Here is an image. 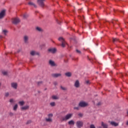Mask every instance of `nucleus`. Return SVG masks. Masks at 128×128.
I'll return each instance as SVG.
<instances>
[{
    "mask_svg": "<svg viewBox=\"0 0 128 128\" xmlns=\"http://www.w3.org/2000/svg\"><path fill=\"white\" fill-rule=\"evenodd\" d=\"M58 40L60 42H62V48H64V46H66V41H64V38H62V37H60L58 38Z\"/></svg>",
    "mask_w": 128,
    "mask_h": 128,
    "instance_id": "f257e3e1",
    "label": "nucleus"
},
{
    "mask_svg": "<svg viewBox=\"0 0 128 128\" xmlns=\"http://www.w3.org/2000/svg\"><path fill=\"white\" fill-rule=\"evenodd\" d=\"M44 0H38V3L42 8H44Z\"/></svg>",
    "mask_w": 128,
    "mask_h": 128,
    "instance_id": "f03ea898",
    "label": "nucleus"
},
{
    "mask_svg": "<svg viewBox=\"0 0 128 128\" xmlns=\"http://www.w3.org/2000/svg\"><path fill=\"white\" fill-rule=\"evenodd\" d=\"M88 106V103L86 102H81L79 104V106H82V108L86 106Z\"/></svg>",
    "mask_w": 128,
    "mask_h": 128,
    "instance_id": "7ed1b4c3",
    "label": "nucleus"
},
{
    "mask_svg": "<svg viewBox=\"0 0 128 128\" xmlns=\"http://www.w3.org/2000/svg\"><path fill=\"white\" fill-rule=\"evenodd\" d=\"M20 20L18 18H14L12 19V22L14 24H16L18 22H20Z\"/></svg>",
    "mask_w": 128,
    "mask_h": 128,
    "instance_id": "20e7f679",
    "label": "nucleus"
},
{
    "mask_svg": "<svg viewBox=\"0 0 128 128\" xmlns=\"http://www.w3.org/2000/svg\"><path fill=\"white\" fill-rule=\"evenodd\" d=\"M6 14V10H2L0 13V18H2Z\"/></svg>",
    "mask_w": 128,
    "mask_h": 128,
    "instance_id": "39448f33",
    "label": "nucleus"
},
{
    "mask_svg": "<svg viewBox=\"0 0 128 128\" xmlns=\"http://www.w3.org/2000/svg\"><path fill=\"white\" fill-rule=\"evenodd\" d=\"M72 114H67L66 117L63 118V120H68V118H72Z\"/></svg>",
    "mask_w": 128,
    "mask_h": 128,
    "instance_id": "423d86ee",
    "label": "nucleus"
},
{
    "mask_svg": "<svg viewBox=\"0 0 128 128\" xmlns=\"http://www.w3.org/2000/svg\"><path fill=\"white\" fill-rule=\"evenodd\" d=\"M48 52H52V54H54V52H56V48H50L48 49Z\"/></svg>",
    "mask_w": 128,
    "mask_h": 128,
    "instance_id": "0eeeda50",
    "label": "nucleus"
},
{
    "mask_svg": "<svg viewBox=\"0 0 128 128\" xmlns=\"http://www.w3.org/2000/svg\"><path fill=\"white\" fill-rule=\"evenodd\" d=\"M76 126L78 128H80L81 126H82V122L80 121H78L76 122Z\"/></svg>",
    "mask_w": 128,
    "mask_h": 128,
    "instance_id": "6e6552de",
    "label": "nucleus"
},
{
    "mask_svg": "<svg viewBox=\"0 0 128 128\" xmlns=\"http://www.w3.org/2000/svg\"><path fill=\"white\" fill-rule=\"evenodd\" d=\"M74 86L76 88H78L80 86V82L78 80H76L75 82Z\"/></svg>",
    "mask_w": 128,
    "mask_h": 128,
    "instance_id": "1a4fd4ad",
    "label": "nucleus"
},
{
    "mask_svg": "<svg viewBox=\"0 0 128 128\" xmlns=\"http://www.w3.org/2000/svg\"><path fill=\"white\" fill-rule=\"evenodd\" d=\"M12 88H16L18 86V84L16 83H12Z\"/></svg>",
    "mask_w": 128,
    "mask_h": 128,
    "instance_id": "9d476101",
    "label": "nucleus"
},
{
    "mask_svg": "<svg viewBox=\"0 0 128 128\" xmlns=\"http://www.w3.org/2000/svg\"><path fill=\"white\" fill-rule=\"evenodd\" d=\"M110 124H111L112 126H118V124L114 122H110Z\"/></svg>",
    "mask_w": 128,
    "mask_h": 128,
    "instance_id": "9b49d317",
    "label": "nucleus"
},
{
    "mask_svg": "<svg viewBox=\"0 0 128 128\" xmlns=\"http://www.w3.org/2000/svg\"><path fill=\"white\" fill-rule=\"evenodd\" d=\"M49 64H50V66H56V64H54V62L52 60H50Z\"/></svg>",
    "mask_w": 128,
    "mask_h": 128,
    "instance_id": "f8f14e48",
    "label": "nucleus"
},
{
    "mask_svg": "<svg viewBox=\"0 0 128 128\" xmlns=\"http://www.w3.org/2000/svg\"><path fill=\"white\" fill-rule=\"evenodd\" d=\"M60 76V74H52V76L54 78H58V76Z\"/></svg>",
    "mask_w": 128,
    "mask_h": 128,
    "instance_id": "ddd939ff",
    "label": "nucleus"
},
{
    "mask_svg": "<svg viewBox=\"0 0 128 128\" xmlns=\"http://www.w3.org/2000/svg\"><path fill=\"white\" fill-rule=\"evenodd\" d=\"M102 126H103L104 128H108V125L104 124V122H102Z\"/></svg>",
    "mask_w": 128,
    "mask_h": 128,
    "instance_id": "4468645a",
    "label": "nucleus"
},
{
    "mask_svg": "<svg viewBox=\"0 0 128 128\" xmlns=\"http://www.w3.org/2000/svg\"><path fill=\"white\" fill-rule=\"evenodd\" d=\"M65 74L66 76H72V73L68 72L66 73Z\"/></svg>",
    "mask_w": 128,
    "mask_h": 128,
    "instance_id": "2eb2a0df",
    "label": "nucleus"
},
{
    "mask_svg": "<svg viewBox=\"0 0 128 128\" xmlns=\"http://www.w3.org/2000/svg\"><path fill=\"white\" fill-rule=\"evenodd\" d=\"M28 4H30V6H34V8H36V4H34V3H32V2H30L28 3Z\"/></svg>",
    "mask_w": 128,
    "mask_h": 128,
    "instance_id": "dca6fc26",
    "label": "nucleus"
},
{
    "mask_svg": "<svg viewBox=\"0 0 128 128\" xmlns=\"http://www.w3.org/2000/svg\"><path fill=\"white\" fill-rule=\"evenodd\" d=\"M36 30H38V32H42V28H40V27H36Z\"/></svg>",
    "mask_w": 128,
    "mask_h": 128,
    "instance_id": "f3484780",
    "label": "nucleus"
},
{
    "mask_svg": "<svg viewBox=\"0 0 128 128\" xmlns=\"http://www.w3.org/2000/svg\"><path fill=\"white\" fill-rule=\"evenodd\" d=\"M68 124H74V120H70L68 122Z\"/></svg>",
    "mask_w": 128,
    "mask_h": 128,
    "instance_id": "a211bd4d",
    "label": "nucleus"
},
{
    "mask_svg": "<svg viewBox=\"0 0 128 128\" xmlns=\"http://www.w3.org/2000/svg\"><path fill=\"white\" fill-rule=\"evenodd\" d=\"M20 106H24V101H21L19 102Z\"/></svg>",
    "mask_w": 128,
    "mask_h": 128,
    "instance_id": "6ab92c4d",
    "label": "nucleus"
},
{
    "mask_svg": "<svg viewBox=\"0 0 128 128\" xmlns=\"http://www.w3.org/2000/svg\"><path fill=\"white\" fill-rule=\"evenodd\" d=\"M34 54H36V52L34 51H32L30 52L31 56H34Z\"/></svg>",
    "mask_w": 128,
    "mask_h": 128,
    "instance_id": "aec40b11",
    "label": "nucleus"
},
{
    "mask_svg": "<svg viewBox=\"0 0 128 128\" xmlns=\"http://www.w3.org/2000/svg\"><path fill=\"white\" fill-rule=\"evenodd\" d=\"M28 106H26L22 108V110H28Z\"/></svg>",
    "mask_w": 128,
    "mask_h": 128,
    "instance_id": "412c9836",
    "label": "nucleus"
},
{
    "mask_svg": "<svg viewBox=\"0 0 128 128\" xmlns=\"http://www.w3.org/2000/svg\"><path fill=\"white\" fill-rule=\"evenodd\" d=\"M52 98L53 100H58V96H52Z\"/></svg>",
    "mask_w": 128,
    "mask_h": 128,
    "instance_id": "4be33fe9",
    "label": "nucleus"
},
{
    "mask_svg": "<svg viewBox=\"0 0 128 128\" xmlns=\"http://www.w3.org/2000/svg\"><path fill=\"white\" fill-rule=\"evenodd\" d=\"M28 37L26 36H24V42H28Z\"/></svg>",
    "mask_w": 128,
    "mask_h": 128,
    "instance_id": "5701e85b",
    "label": "nucleus"
},
{
    "mask_svg": "<svg viewBox=\"0 0 128 128\" xmlns=\"http://www.w3.org/2000/svg\"><path fill=\"white\" fill-rule=\"evenodd\" d=\"M2 74L4 75V76H6V74H8V72H6V71H3L2 72Z\"/></svg>",
    "mask_w": 128,
    "mask_h": 128,
    "instance_id": "b1692460",
    "label": "nucleus"
},
{
    "mask_svg": "<svg viewBox=\"0 0 128 128\" xmlns=\"http://www.w3.org/2000/svg\"><path fill=\"white\" fill-rule=\"evenodd\" d=\"M16 108H18V104H16L14 107V110H16Z\"/></svg>",
    "mask_w": 128,
    "mask_h": 128,
    "instance_id": "393cba45",
    "label": "nucleus"
},
{
    "mask_svg": "<svg viewBox=\"0 0 128 128\" xmlns=\"http://www.w3.org/2000/svg\"><path fill=\"white\" fill-rule=\"evenodd\" d=\"M50 106H54L55 105V103L54 102H52L50 104Z\"/></svg>",
    "mask_w": 128,
    "mask_h": 128,
    "instance_id": "a878e982",
    "label": "nucleus"
},
{
    "mask_svg": "<svg viewBox=\"0 0 128 128\" xmlns=\"http://www.w3.org/2000/svg\"><path fill=\"white\" fill-rule=\"evenodd\" d=\"M46 122H52V119L50 118H46Z\"/></svg>",
    "mask_w": 128,
    "mask_h": 128,
    "instance_id": "bb28decb",
    "label": "nucleus"
},
{
    "mask_svg": "<svg viewBox=\"0 0 128 128\" xmlns=\"http://www.w3.org/2000/svg\"><path fill=\"white\" fill-rule=\"evenodd\" d=\"M90 128H96V127L94 126V125L92 124L90 126Z\"/></svg>",
    "mask_w": 128,
    "mask_h": 128,
    "instance_id": "cd10ccee",
    "label": "nucleus"
},
{
    "mask_svg": "<svg viewBox=\"0 0 128 128\" xmlns=\"http://www.w3.org/2000/svg\"><path fill=\"white\" fill-rule=\"evenodd\" d=\"M3 32H4V34H6V32H8V31L6 30H4Z\"/></svg>",
    "mask_w": 128,
    "mask_h": 128,
    "instance_id": "c85d7f7f",
    "label": "nucleus"
},
{
    "mask_svg": "<svg viewBox=\"0 0 128 128\" xmlns=\"http://www.w3.org/2000/svg\"><path fill=\"white\" fill-rule=\"evenodd\" d=\"M48 118H52V114H49L48 115Z\"/></svg>",
    "mask_w": 128,
    "mask_h": 128,
    "instance_id": "c756f323",
    "label": "nucleus"
},
{
    "mask_svg": "<svg viewBox=\"0 0 128 128\" xmlns=\"http://www.w3.org/2000/svg\"><path fill=\"white\" fill-rule=\"evenodd\" d=\"M5 96H8V93H6V94H5Z\"/></svg>",
    "mask_w": 128,
    "mask_h": 128,
    "instance_id": "7c9ffc66",
    "label": "nucleus"
},
{
    "mask_svg": "<svg viewBox=\"0 0 128 128\" xmlns=\"http://www.w3.org/2000/svg\"><path fill=\"white\" fill-rule=\"evenodd\" d=\"M61 88H62L63 90H66V88H62V86H61Z\"/></svg>",
    "mask_w": 128,
    "mask_h": 128,
    "instance_id": "2f4dec72",
    "label": "nucleus"
},
{
    "mask_svg": "<svg viewBox=\"0 0 128 128\" xmlns=\"http://www.w3.org/2000/svg\"><path fill=\"white\" fill-rule=\"evenodd\" d=\"M14 102V100L12 99L10 100V102Z\"/></svg>",
    "mask_w": 128,
    "mask_h": 128,
    "instance_id": "473e14b6",
    "label": "nucleus"
},
{
    "mask_svg": "<svg viewBox=\"0 0 128 128\" xmlns=\"http://www.w3.org/2000/svg\"><path fill=\"white\" fill-rule=\"evenodd\" d=\"M116 41V38H113V42Z\"/></svg>",
    "mask_w": 128,
    "mask_h": 128,
    "instance_id": "72a5a7b5",
    "label": "nucleus"
},
{
    "mask_svg": "<svg viewBox=\"0 0 128 128\" xmlns=\"http://www.w3.org/2000/svg\"><path fill=\"white\" fill-rule=\"evenodd\" d=\"M77 52H78L79 54L80 52V51L78 50H76Z\"/></svg>",
    "mask_w": 128,
    "mask_h": 128,
    "instance_id": "f704fd0d",
    "label": "nucleus"
},
{
    "mask_svg": "<svg viewBox=\"0 0 128 128\" xmlns=\"http://www.w3.org/2000/svg\"><path fill=\"white\" fill-rule=\"evenodd\" d=\"M79 116H82V114H79Z\"/></svg>",
    "mask_w": 128,
    "mask_h": 128,
    "instance_id": "c9c22d12",
    "label": "nucleus"
},
{
    "mask_svg": "<svg viewBox=\"0 0 128 128\" xmlns=\"http://www.w3.org/2000/svg\"><path fill=\"white\" fill-rule=\"evenodd\" d=\"M89 82H90V81H88V80L86 81V84H88Z\"/></svg>",
    "mask_w": 128,
    "mask_h": 128,
    "instance_id": "e433bc0d",
    "label": "nucleus"
},
{
    "mask_svg": "<svg viewBox=\"0 0 128 128\" xmlns=\"http://www.w3.org/2000/svg\"><path fill=\"white\" fill-rule=\"evenodd\" d=\"M74 108V110H78V108Z\"/></svg>",
    "mask_w": 128,
    "mask_h": 128,
    "instance_id": "4c0bfd02",
    "label": "nucleus"
},
{
    "mask_svg": "<svg viewBox=\"0 0 128 128\" xmlns=\"http://www.w3.org/2000/svg\"><path fill=\"white\" fill-rule=\"evenodd\" d=\"M24 18H26V15L24 16Z\"/></svg>",
    "mask_w": 128,
    "mask_h": 128,
    "instance_id": "58836bf2",
    "label": "nucleus"
},
{
    "mask_svg": "<svg viewBox=\"0 0 128 128\" xmlns=\"http://www.w3.org/2000/svg\"><path fill=\"white\" fill-rule=\"evenodd\" d=\"M83 18H84V17L82 16Z\"/></svg>",
    "mask_w": 128,
    "mask_h": 128,
    "instance_id": "ea45409f",
    "label": "nucleus"
},
{
    "mask_svg": "<svg viewBox=\"0 0 128 128\" xmlns=\"http://www.w3.org/2000/svg\"><path fill=\"white\" fill-rule=\"evenodd\" d=\"M122 12L124 13V12Z\"/></svg>",
    "mask_w": 128,
    "mask_h": 128,
    "instance_id": "a19ab883",
    "label": "nucleus"
}]
</instances>
